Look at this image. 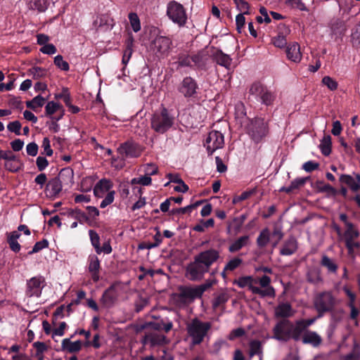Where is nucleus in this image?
<instances>
[{
    "label": "nucleus",
    "instance_id": "27",
    "mask_svg": "<svg viewBox=\"0 0 360 360\" xmlns=\"http://www.w3.org/2000/svg\"><path fill=\"white\" fill-rule=\"evenodd\" d=\"M113 186L111 180L108 179H102L98 181L94 188V193L97 197H101V193L105 191H109Z\"/></svg>",
    "mask_w": 360,
    "mask_h": 360
},
{
    "label": "nucleus",
    "instance_id": "62",
    "mask_svg": "<svg viewBox=\"0 0 360 360\" xmlns=\"http://www.w3.org/2000/svg\"><path fill=\"white\" fill-rule=\"evenodd\" d=\"M289 6L292 8H296L302 11H307V8L301 0H288Z\"/></svg>",
    "mask_w": 360,
    "mask_h": 360
},
{
    "label": "nucleus",
    "instance_id": "6",
    "mask_svg": "<svg viewBox=\"0 0 360 360\" xmlns=\"http://www.w3.org/2000/svg\"><path fill=\"white\" fill-rule=\"evenodd\" d=\"M314 305L318 317H321L324 314L333 311L336 299L330 291L321 292L314 297Z\"/></svg>",
    "mask_w": 360,
    "mask_h": 360
},
{
    "label": "nucleus",
    "instance_id": "42",
    "mask_svg": "<svg viewBox=\"0 0 360 360\" xmlns=\"http://www.w3.org/2000/svg\"><path fill=\"white\" fill-rule=\"evenodd\" d=\"M206 54L204 51H198L196 54L191 56L192 63L198 68H202L205 65Z\"/></svg>",
    "mask_w": 360,
    "mask_h": 360
},
{
    "label": "nucleus",
    "instance_id": "20",
    "mask_svg": "<svg viewBox=\"0 0 360 360\" xmlns=\"http://www.w3.org/2000/svg\"><path fill=\"white\" fill-rule=\"evenodd\" d=\"M286 56L288 60L294 63H300L302 56L300 52V46L298 43L293 42L286 46Z\"/></svg>",
    "mask_w": 360,
    "mask_h": 360
},
{
    "label": "nucleus",
    "instance_id": "61",
    "mask_svg": "<svg viewBox=\"0 0 360 360\" xmlns=\"http://www.w3.org/2000/svg\"><path fill=\"white\" fill-rule=\"evenodd\" d=\"M236 30L241 33L245 25V18L243 14H238L236 17Z\"/></svg>",
    "mask_w": 360,
    "mask_h": 360
},
{
    "label": "nucleus",
    "instance_id": "16",
    "mask_svg": "<svg viewBox=\"0 0 360 360\" xmlns=\"http://www.w3.org/2000/svg\"><path fill=\"white\" fill-rule=\"evenodd\" d=\"M87 269L94 283L100 280L101 261L96 255H90L87 259Z\"/></svg>",
    "mask_w": 360,
    "mask_h": 360
},
{
    "label": "nucleus",
    "instance_id": "54",
    "mask_svg": "<svg viewBox=\"0 0 360 360\" xmlns=\"http://www.w3.org/2000/svg\"><path fill=\"white\" fill-rule=\"evenodd\" d=\"M262 353V345L259 340H252L250 343V355L251 356Z\"/></svg>",
    "mask_w": 360,
    "mask_h": 360
},
{
    "label": "nucleus",
    "instance_id": "7",
    "mask_svg": "<svg viewBox=\"0 0 360 360\" xmlns=\"http://www.w3.org/2000/svg\"><path fill=\"white\" fill-rule=\"evenodd\" d=\"M167 15L169 20L179 27H184L188 20L186 8L182 4L176 1H172L167 4Z\"/></svg>",
    "mask_w": 360,
    "mask_h": 360
},
{
    "label": "nucleus",
    "instance_id": "55",
    "mask_svg": "<svg viewBox=\"0 0 360 360\" xmlns=\"http://www.w3.org/2000/svg\"><path fill=\"white\" fill-rule=\"evenodd\" d=\"M22 163L18 159V161H8L5 162V168L11 172H17L21 169Z\"/></svg>",
    "mask_w": 360,
    "mask_h": 360
},
{
    "label": "nucleus",
    "instance_id": "24",
    "mask_svg": "<svg viewBox=\"0 0 360 360\" xmlns=\"http://www.w3.org/2000/svg\"><path fill=\"white\" fill-rule=\"evenodd\" d=\"M146 325L155 331L164 330L165 333H168L173 327L172 322L168 319L167 321L161 319L158 321H150L147 323Z\"/></svg>",
    "mask_w": 360,
    "mask_h": 360
},
{
    "label": "nucleus",
    "instance_id": "32",
    "mask_svg": "<svg viewBox=\"0 0 360 360\" xmlns=\"http://www.w3.org/2000/svg\"><path fill=\"white\" fill-rule=\"evenodd\" d=\"M66 214L68 217L78 220L81 224L87 222L89 221L88 215L79 208L68 209L67 210Z\"/></svg>",
    "mask_w": 360,
    "mask_h": 360
},
{
    "label": "nucleus",
    "instance_id": "33",
    "mask_svg": "<svg viewBox=\"0 0 360 360\" xmlns=\"http://www.w3.org/2000/svg\"><path fill=\"white\" fill-rule=\"evenodd\" d=\"M46 99L41 95H38L30 101H26L27 108L38 112V109L41 108L45 103Z\"/></svg>",
    "mask_w": 360,
    "mask_h": 360
},
{
    "label": "nucleus",
    "instance_id": "12",
    "mask_svg": "<svg viewBox=\"0 0 360 360\" xmlns=\"http://www.w3.org/2000/svg\"><path fill=\"white\" fill-rule=\"evenodd\" d=\"M203 146L206 148L209 156L217 149L222 148L224 146V136L219 131H211L205 139Z\"/></svg>",
    "mask_w": 360,
    "mask_h": 360
},
{
    "label": "nucleus",
    "instance_id": "36",
    "mask_svg": "<svg viewBox=\"0 0 360 360\" xmlns=\"http://www.w3.org/2000/svg\"><path fill=\"white\" fill-rule=\"evenodd\" d=\"M331 30L335 35H342L346 30L345 22L342 19H334L331 22Z\"/></svg>",
    "mask_w": 360,
    "mask_h": 360
},
{
    "label": "nucleus",
    "instance_id": "59",
    "mask_svg": "<svg viewBox=\"0 0 360 360\" xmlns=\"http://www.w3.org/2000/svg\"><path fill=\"white\" fill-rule=\"evenodd\" d=\"M322 83L326 85L330 91H335L338 89V84L329 76H325L322 79Z\"/></svg>",
    "mask_w": 360,
    "mask_h": 360
},
{
    "label": "nucleus",
    "instance_id": "50",
    "mask_svg": "<svg viewBox=\"0 0 360 360\" xmlns=\"http://www.w3.org/2000/svg\"><path fill=\"white\" fill-rule=\"evenodd\" d=\"M351 42L354 47L360 48V25L356 27L351 34Z\"/></svg>",
    "mask_w": 360,
    "mask_h": 360
},
{
    "label": "nucleus",
    "instance_id": "25",
    "mask_svg": "<svg viewBox=\"0 0 360 360\" xmlns=\"http://www.w3.org/2000/svg\"><path fill=\"white\" fill-rule=\"evenodd\" d=\"M309 179V177L297 178L291 181L289 186H283L280 188V192H285L288 194L294 193L302 187Z\"/></svg>",
    "mask_w": 360,
    "mask_h": 360
},
{
    "label": "nucleus",
    "instance_id": "10",
    "mask_svg": "<svg viewBox=\"0 0 360 360\" xmlns=\"http://www.w3.org/2000/svg\"><path fill=\"white\" fill-rule=\"evenodd\" d=\"M254 279L250 276H242L240 277L238 280L234 281V283L236 284L238 287L243 288L245 287H248L249 290L252 291V293L259 295L262 297H274L276 295V292L274 288H270L266 290H262L261 288L257 286H254L252 283Z\"/></svg>",
    "mask_w": 360,
    "mask_h": 360
},
{
    "label": "nucleus",
    "instance_id": "60",
    "mask_svg": "<svg viewBox=\"0 0 360 360\" xmlns=\"http://www.w3.org/2000/svg\"><path fill=\"white\" fill-rule=\"evenodd\" d=\"M21 123L18 121H13L8 123L7 125V129L9 131L15 133V134L19 136L21 134L20 129H21Z\"/></svg>",
    "mask_w": 360,
    "mask_h": 360
},
{
    "label": "nucleus",
    "instance_id": "41",
    "mask_svg": "<svg viewBox=\"0 0 360 360\" xmlns=\"http://www.w3.org/2000/svg\"><path fill=\"white\" fill-rule=\"evenodd\" d=\"M249 240L248 236H243L235 240L229 247V250L231 252H236L246 245Z\"/></svg>",
    "mask_w": 360,
    "mask_h": 360
},
{
    "label": "nucleus",
    "instance_id": "47",
    "mask_svg": "<svg viewBox=\"0 0 360 360\" xmlns=\"http://www.w3.org/2000/svg\"><path fill=\"white\" fill-rule=\"evenodd\" d=\"M198 205H199V202H196L195 204H191V205H189L184 207L172 209L169 212V214L175 215V214H184L186 213H191L193 211V210L195 209Z\"/></svg>",
    "mask_w": 360,
    "mask_h": 360
},
{
    "label": "nucleus",
    "instance_id": "4",
    "mask_svg": "<svg viewBox=\"0 0 360 360\" xmlns=\"http://www.w3.org/2000/svg\"><path fill=\"white\" fill-rule=\"evenodd\" d=\"M174 116L164 106L155 111L150 118V127L158 134H163L174 124Z\"/></svg>",
    "mask_w": 360,
    "mask_h": 360
},
{
    "label": "nucleus",
    "instance_id": "43",
    "mask_svg": "<svg viewBox=\"0 0 360 360\" xmlns=\"http://www.w3.org/2000/svg\"><path fill=\"white\" fill-rule=\"evenodd\" d=\"M359 236V231L355 228L354 224H347L346 230L344 232L345 240H351L357 238Z\"/></svg>",
    "mask_w": 360,
    "mask_h": 360
},
{
    "label": "nucleus",
    "instance_id": "22",
    "mask_svg": "<svg viewBox=\"0 0 360 360\" xmlns=\"http://www.w3.org/2000/svg\"><path fill=\"white\" fill-rule=\"evenodd\" d=\"M179 297L182 302L193 300L195 298H200L196 287L180 286L179 288Z\"/></svg>",
    "mask_w": 360,
    "mask_h": 360
},
{
    "label": "nucleus",
    "instance_id": "56",
    "mask_svg": "<svg viewBox=\"0 0 360 360\" xmlns=\"http://www.w3.org/2000/svg\"><path fill=\"white\" fill-rule=\"evenodd\" d=\"M243 262V260L239 257H234L231 259L224 266V271H232L237 269Z\"/></svg>",
    "mask_w": 360,
    "mask_h": 360
},
{
    "label": "nucleus",
    "instance_id": "40",
    "mask_svg": "<svg viewBox=\"0 0 360 360\" xmlns=\"http://www.w3.org/2000/svg\"><path fill=\"white\" fill-rule=\"evenodd\" d=\"M340 181L347 184L354 192L360 188V185L349 174H342L340 177Z\"/></svg>",
    "mask_w": 360,
    "mask_h": 360
},
{
    "label": "nucleus",
    "instance_id": "53",
    "mask_svg": "<svg viewBox=\"0 0 360 360\" xmlns=\"http://www.w3.org/2000/svg\"><path fill=\"white\" fill-rule=\"evenodd\" d=\"M55 65L63 71H68L70 70V65L68 63L63 60L61 55H58L54 58Z\"/></svg>",
    "mask_w": 360,
    "mask_h": 360
},
{
    "label": "nucleus",
    "instance_id": "39",
    "mask_svg": "<svg viewBox=\"0 0 360 360\" xmlns=\"http://www.w3.org/2000/svg\"><path fill=\"white\" fill-rule=\"evenodd\" d=\"M331 136L330 135L324 136L319 145L321 153L325 156H328L331 153Z\"/></svg>",
    "mask_w": 360,
    "mask_h": 360
},
{
    "label": "nucleus",
    "instance_id": "13",
    "mask_svg": "<svg viewBox=\"0 0 360 360\" xmlns=\"http://www.w3.org/2000/svg\"><path fill=\"white\" fill-rule=\"evenodd\" d=\"M46 285L45 278L41 275L34 276L27 281L25 295L28 297L41 295L42 289Z\"/></svg>",
    "mask_w": 360,
    "mask_h": 360
},
{
    "label": "nucleus",
    "instance_id": "3",
    "mask_svg": "<svg viewBox=\"0 0 360 360\" xmlns=\"http://www.w3.org/2000/svg\"><path fill=\"white\" fill-rule=\"evenodd\" d=\"M211 328L212 323L210 321H202L198 318L191 319L186 324L187 335L191 339V344L195 346L203 342Z\"/></svg>",
    "mask_w": 360,
    "mask_h": 360
},
{
    "label": "nucleus",
    "instance_id": "44",
    "mask_svg": "<svg viewBox=\"0 0 360 360\" xmlns=\"http://www.w3.org/2000/svg\"><path fill=\"white\" fill-rule=\"evenodd\" d=\"M230 298V295L226 292H221L217 295L213 300V308H217L221 305H224Z\"/></svg>",
    "mask_w": 360,
    "mask_h": 360
},
{
    "label": "nucleus",
    "instance_id": "21",
    "mask_svg": "<svg viewBox=\"0 0 360 360\" xmlns=\"http://www.w3.org/2000/svg\"><path fill=\"white\" fill-rule=\"evenodd\" d=\"M302 342L303 344L317 347L321 344L322 338L316 332L307 330L302 335Z\"/></svg>",
    "mask_w": 360,
    "mask_h": 360
},
{
    "label": "nucleus",
    "instance_id": "57",
    "mask_svg": "<svg viewBox=\"0 0 360 360\" xmlns=\"http://www.w3.org/2000/svg\"><path fill=\"white\" fill-rule=\"evenodd\" d=\"M151 177L146 174H145V176L139 178H134L131 181V184H139L143 186H149L151 184Z\"/></svg>",
    "mask_w": 360,
    "mask_h": 360
},
{
    "label": "nucleus",
    "instance_id": "46",
    "mask_svg": "<svg viewBox=\"0 0 360 360\" xmlns=\"http://www.w3.org/2000/svg\"><path fill=\"white\" fill-rule=\"evenodd\" d=\"M176 58L179 67H192V60L191 56L184 53H180L178 54Z\"/></svg>",
    "mask_w": 360,
    "mask_h": 360
},
{
    "label": "nucleus",
    "instance_id": "5",
    "mask_svg": "<svg viewBox=\"0 0 360 360\" xmlns=\"http://www.w3.org/2000/svg\"><path fill=\"white\" fill-rule=\"evenodd\" d=\"M247 132L251 139L258 143L269 133V124L264 118L256 117L250 120L247 126Z\"/></svg>",
    "mask_w": 360,
    "mask_h": 360
},
{
    "label": "nucleus",
    "instance_id": "11",
    "mask_svg": "<svg viewBox=\"0 0 360 360\" xmlns=\"http://www.w3.org/2000/svg\"><path fill=\"white\" fill-rule=\"evenodd\" d=\"M143 150V147L132 140H127L117 148V153L122 159L139 158Z\"/></svg>",
    "mask_w": 360,
    "mask_h": 360
},
{
    "label": "nucleus",
    "instance_id": "51",
    "mask_svg": "<svg viewBox=\"0 0 360 360\" xmlns=\"http://www.w3.org/2000/svg\"><path fill=\"white\" fill-rule=\"evenodd\" d=\"M129 20L133 30L135 32H139L141 30V23L137 14L135 13H130L129 14Z\"/></svg>",
    "mask_w": 360,
    "mask_h": 360
},
{
    "label": "nucleus",
    "instance_id": "45",
    "mask_svg": "<svg viewBox=\"0 0 360 360\" xmlns=\"http://www.w3.org/2000/svg\"><path fill=\"white\" fill-rule=\"evenodd\" d=\"M316 187L320 192H325L335 196L338 193V191L328 184H325L322 181L316 182Z\"/></svg>",
    "mask_w": 360,
    "mask_h": 360
},
{
    "label": "nucleus",
    "instance_id": "52",
    "mask_svg": "<svg viewBox=\"0 0 360 360\" xmlns=\"http://www.w3.org/2000/svg\"><path fill=\"white\" fill-rule=\"evenodd\" d=\"M62 105L54 101H49L45 106V114L46 116H50L54 114L58 110H59Z\"/></svg>",
    "mask_w": 360,
    "mask_h": 360
},
{
    "label": "nucleus",
    "instance_id": "23",
    "mask_svg": "<svg viewBox=\"0 0 360 360\" xmlns=\"http://www.w3.org/2000/svg\"><path fill=\"white\" fill-rule=\"evenodd\" d=\"M82 347V342L80 340L72 342L70 338H65L61 342V350L70 354L79 352Z\"/></svg>",
    "mask_w": 360,
    "mask_h": 360
},
{
    "label": "nucleus",
    "instance_id": "34",
    "mask_svg": "<svg viewBox=\"0 0 360 360\" xmlns=\"http://www.w3.org/2000/svg\"><path fill=\"white\" fill-rule=\"evenodd\" d=\"M270 235L268 228L262 229L257 238V245L261 249L265 248L270 242Z\"/></svg>",
    "mask_w": 360,
    "mask_h": 360
},
{
    "label": "nucleus",
    "instance_id": "9",
    "mask_svg": "<svg viewBox=\"0 0 360 360\" xmlns=\"http://www.w3.org/2000/svg\"><path fill=\"white\" fill-rule=\"evenodd\" d=\"M199 86L197 81L191 76H186L177 86L178 92L186 99L195 98L198 96Z\"/></svg>",
    "mask_w": 360,
    "mask_h": 360
},
{
    "label": "nucleus",
    "instance_id": "38",
    "mask_svg": "<svg viewBox=\"0 0 360 360\" xmlns=\"http://www.w3.org/2000/svg\"><path fill=\"white\" fill-rule=\"evenodd\" d=\"M297 250V243L295 239L288 240L285 243L281 248L280 253L282 255H292Z\"/></svg>",
    "mask_w": 360,
    "mask_h": 360
},
{
    "label": "nucleus",
    "instance_id": "49",
    "mask_svg": "<svg viewBox=\"0 0 360 360\" xmlns=\"http://www.w3.org/2000/svg\"><path fill=\"white\" fill-rule=\"evenodd\" d=\"M29 71L34 79L45 77L47 75V70L45 68L37 66L32 67Z\"/></svg>",
    "mask_w": 360,
    "mask_h": 360
},
{
    "label": "nucleus",
    "instance_id": "58",
    "mask_svg": "<svg viewBox=\"0 0 360 360\" xmlns=\"http://www.w3.org/2000/svg\"><path fill=\"white\" fill-rule=\"evenodd\" d=\"M49 246V241L46 239H43L39 242H37L32 250L28 252L29 255H32L34 253H37L44 248H48Z\"/></svg>",
    "mask_w": 360,
    "mask_h": 360
},
{
    "label": "nucleus",
    "instance_id": "48",
    "mask_svg": "<svg viewBox=\"0 0 360 360\" xmlns=\"http://www.w3.org/2000/svg\"><path fill=\"white\" fill-rule=\"evenodd\" d=\"M89 235L92 246L94 248L96 252L100 250V236L94 230H89Z\"/></svg>",
    "mask_w": 360,
    "mask_h": 360
},
{
    "label": "nucleus",
    "instance_id": "19",
    "mask_svg": "<svg viewBox=\"0 0 360 360\" xmlns=\"http://www.w3.org/2000/svg\"><path fill=\"white\" fill-rule=\"evenodd\" d=\"M166 337L164 335L156 332L146 333L143 336L142 342L143 345L150 344L151 347L162 345L165 342Z\"/></svg>",
    "mask_w": 360,
    "mask_h": 360
},
{
    "label": "nucleus",
    "instance_id": "28",
    "mask_svg": "<svg viewBox=\"0 0 360 360\" xmlns=\"http://www.w3.org/2000/svg\"><path fill=\"white\" fill-rule=\"evenodd\" d=\"M134 38L132 35H129L124 42V50L123 53L122 63L126 66L129 63L133 53Z\"/></svg>",
    "mask_w": 360,
    "mask_h": 360
},
{
    "label": "nucleus",
    "instance_id": "8",
    "mask_svg": "<svg viewBox=\"0 0 360 360\" xmlns=\"http://www.w3.org/2000/svg\"><path fill=\"white\" fill-rule=\"evenodd\" d=\"M63 176L72 177V169L70 168H64L61 169L58 176L53 177L48 181L45 188V193L48 198L55 199L58 196L63 188L60 178Z\"/></svg>",
    "mask_w": 360,
    "mask_h": 360
},
{
    "label": "nucleus",
    "instance_id": "30",
    "mask_svg": "<svg viewBox=\"0 0 360 360\" xmlns=\"http://www.w3.org/2000/svg\"><path fill=\"white\" fill-rule=\"evenodd\" d=\"M21 234L16 231H14L8 234L7 242L9 248L14 252H18L20 250L21 246L18 242V239L20 237Z\"/></svg>",
    "mask_w": 360,
    "mask_h": 360
},
{
    "label": "nucleus",
    "instance_id": "18",
    "mask_svg": "<svg viewBox=\"0 0 360 360\" xmlns=\"http://www.w3.org/2000/svg\"><path fill=\"white\" fill-rule=\"evenodd\" d=\"M294 311L291 304L289 302H281L274 310V315L276 318H282V319H288L292 316Z\"/></svg>",
    "mask_w": 360,
    "mask_h": 360
},
{
    "label": "nucleus",
    "instance_id": "14",
    "mask_svg": "<svg viewBox=\"0 0 360 360\" xmlns=\"http://www.w3.org/2000/svg\"><path fill=\"white\" fill-rule=\"evenodd\" d=\"M292 326L293 323L289 319L280 320L273 328V338L279 341H288Z\"/></svg>",
    "mask_w": 360,
    "mask_h": 360
},
{
    "label": "nucleus",
    "instance_id": "64",
    "mask_svg": "<svg viewBox=\"0 0 360 360\" xmlns=\"http://www.w3.org/2000/svg\"><path fill=\"white\" fill-rule=\"evenodd\" d=\"M115 192L114 191H109L105 198L101 201L100 207L104 208L110 205L114 200Z\"/></svg>",
    "mask_w": 360,
    "mask_h": 360
},
{
    "label": "nucleus",
    "instance_id": "29",
    "mask_svg": "<svg viewBox=\"0 0 360 360\" xmlns=\"http://www.w3.org/2000/svg\"><path fill=\"white\" fill-rule=\"evenodd\" d=\"M303 327L299 320L293 323V326L291 328L290 340L292 339L295 341L302 340V335L307 331Z\"/></svg>",
    "mask_w": 360,
    "mask_h": 360
},
{
    "label": "nucleus",
    "instance_id": "37",
    "mask_svg": "<svg viewBox=\"0 0 360 360\" xmlns=\"http://www.w3.org/2000/svg\"><path fill=\"white\" fill-rule=\"evenodd\" d=\"M307 281L311 284H318L322 281L321 271L318 268H311L307 273Z\"/></svg>",
    "mask_w": 360,
    "mask_h": 360
},
{
    "label": "nucleus",
    "instance_id": "63",
    "mask_svg": "<svg viewBox=\"0 0 360 360\" xmlns=\"http://www.w3.org/2000/svg\"><path fill=\"white\" fill-rule=\"evenodd\" d=\"M319 167V163L315 161H307L302 165V169L307 172H311Z\"/></svg>",
    "mask_w": 360,
    "mask_h": 360
},
{
    "label": "nucleus",
    "instance_id": "2",
    "mask_svg": "<svg viewBox=\"0 0 360 360\" xmlns=\"http://www.w3.org/2000/svg\"><path fill=\"white\" fill-rule=\"evenodd\" d=\"M249 97L252 96L257 103L264 105L267 109L274 105L277 94L261 82H253L249 88Z\"/></svg>",
    "mask_w": 360,
    "mask_h": 360
},
{
    "label": "nucleus",
    "instance_id": "1",
    "mask_svg": "<svg viewBox=\"0 0 360 360\" xmlns=\"http://www.w3.org/2000/svg\"><path fill=\"white\" fill-rule=\"evenodd\" d=\"M220 257L219 250L210 248L201 251L193 258L186 268V275L191 281H200L205 274L209 272L210 267Z\"/></svg>",
    "mask_w": 360,
    "mask_h": 360
},
{
    "label": "nucleus",
    "instance_id": "31",
    "mask_svg": "<svg viewBox=\"0 0 360 360\" xmlns=\"http://www.w3.org/2000/svg\"><path fill=\"white\" fill-rule=\"evenodd\" d=\"M214 58L216 60L217 63L221 66H224L226 68H229L231 64V57L224 53L221 50H217L214 55Z\"/></svg>",
    "mask_w": 360,
    "mask_h": 360
},
{
    "label": "nucleus",
    "instance_id": "17",
    "mask_svg": "<svg viewBox=\"0 0 360 360\" xmlns=\"http://www.w3.org/2000/svg\"><path fill=\"white\" fill-rule=\"evenodd\" d=\"M117 284L114 283L103 292L100 302L105 307L110 308L115 303L117 299Z\"/></svg>",
    "mask_w": 360,
    "mask_h": 360
},
{
    "label": "nucleus",
    "instance_id": "15",
    "mask_svg": "<svg viewBox=\"0 0 360 360\" xmlns=\"http://www.w3.org/2000/svg\"><path fill=\"white\" fill-rule=\"evenodd\" d=\"M172 44L170 38L164 36H157L152 42V49L158 56H167Z\"/></svg>",
    "mask_w": 360,
    "mask_h": 360
},
{
    "label": "nucleus",
    "instance_id": "26",
    "mask_svg": "<svg viewBox=\"0 0 360 360\" xmlns=\"http://www.w3.org/2000/svg\"><path fill=\"white\" fill-rule=\"evenodd\" d=\"M282 28L283 29V31H279L277 36L274 37L272 39V43L273 44L278 48L283 49L286 48L287 46V39H286V34H288L290 32V30L288 27H285V25L282 26Z\"/></svg>",
    "mask_w": 360,
    "mask_h": 360
},
{
    "label": "nucleus",
    "instance_id": "35",
    "mask_svg": "<svg viewBox=\"0 0 360 360\" xmlns=\"http://www.w3.org/2000/svg\"><path fill=\"white\" fill-rule=\"evenodd\" d=\"M320 264L322 266L327 269L328 271L331 274H336L338 266L335 261L327 255H323Z\"/></svg>",
    "mask_w": 360,
    "mask_h": 360
}]
</instances>
